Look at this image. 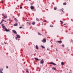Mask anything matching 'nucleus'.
Listing matches in <instances>:
<instances>
[{
	"label": "nucleus",
	"instance_id": "25",
	"mask_svg": "<svg viewBox=\"0 0 73 73\" xmlns=\"http://www.w3.org/2000/svg\"><path fill=\"white\" fill-rule=\"evenodd\" d=\"M1 70H0V73H3V72L1 71Z\"/></svg>",
	"mask_w": 73,
	"mask_h": 73
},
{
	"label": "nucleus",
	"instance_id": "24",
	"mask_svg": "<svg viewBox=\"0 0 73 73\" xmlns=\"http://www.w3.org/2000/svg\"><path fill=\"white\" fill-rule=\"evenodd\" d=\"M3 21H2V20L1 23H0V24H2V23H3Z\"/></svg>",
	"mask_w": 73,
	"mask_h": 73
},
{
	"label": "nucleus",
	"instance_id": "4",
	"mask_svg": "<svg viewBox=\"0 0 73 73\" xmlns=\"http://www.w3.org/2000/svg\"><path fill=\"white\" fill-rule=\"evenodd\" d=\"M5 29L6 32H9V30L7 29L6 28H5Z\"/></svg>",
	"mask_w": 73,
	"mask_h": 73
},
{
	"label": "nucleus",
	"instance_id": "13",
	"mask_svg": "<svg viewBox=\"0 0 73 73\" xmlns=\"http://www.w3.org/2000/svg\"><path fill=\"white\" fill-rule=\"evenodd\" d=\"M52 69H53V70H56V68H55V67H53L52 68Z\"/></svg>",
	"mask_w": 73,
	"mask_h": 73
},
{
	"label": "nucleus",
	"instance_id": "47",
	"mask_svg": "<svg viewBox=\"0 0 73 73\" xmlns=\"http://www.w3.org/2000/svg\"><path fill=\"white\" fill-rule=\"evenodd\" d=\"M15 20H16V18H15Z\"/></svg>",
	"mask_w": 73,
	"mask_h": 73
},
{
	"label": "nucleus",
	"instance_id": "2",
	"mask_svg": "<svg viewBox=\"0 0 73 73\" xmlns=\"http://www.w3.org/2000/svg\"><path fill=\"white\" fill-rule=\"evenodd\" d=\"M46 39L44 38L42 40V42H43V43H45V42H46Z\"/></svg>",
	"mask_w": 73,
	"mask_h": 73
},
{
	"label": "nucleus",
	"instance_id": "36",
	"mask_svg": "<svg viewBox=\"0 0 73 73\" xmlns=\"http://www.w3.org/2000/svg\"><path fill=\"white\" fill-rule=\"evenodd\" d=\"M20 9H22V7H20Z\"/></svg>",
	"mask_w": 73,
	"mask_h": 73
},
{
	"label": "nucleus",
	"instance_id": "42",
	"mask_svg": "<svg viewBox=\"0 0 73 73\" xmlns=\"http://www.w3.org/2000/svg\"><path fill=\"white\" fill-rule=\"evenodd\" d=\"M8 66H7L6 67V68H7H7H8Z\"/></svg>",
	"mask_w": 73,
	"mask_h": 73
},
{
	"label": "nucleus",
	"instance_id": "39",
	"mask_svg": "<svg viewBox=\"0 0 73 73\" xmlns=\"http://www.w3.org/2000/svg\"><path fill=\"white\" fill-rule=\"evenodd\" d=\"M71 41H72V42H73V40H72V39H71Z\"/></svg>",
	"mask_w": 73,
	"mask_h": 73
},
{
	"label": "nucleus",
	"instance_id": "12",
	"mask_svg": "<svg viewBox=\"0 0 73 73\" xmlns=\"http://www.w3.org/2000/svg\"><path fill=\"white\" fill-rule=\"evenodd\" d=\"M35 60H36L38 61H39V60H40V59H38L37 58H35Z\"/></svg>",
	"mask_w": 73,
	"mask_h": 73
},
{
	"label": "nucleus",
	"instance_id": "1",
	"mask_svg": "<svg viewBox=\"0 0 73 73\" xmlns=\"http://www.w3.org/2000/svg\"><path fill=\"white\" fill-rule=\"evenodd\" d=\"M30 8L31 9H34V11H36V9H35V7H33V6H31L30 7Z\"/></svg>",
	"mask_w": 73,
	"mask_h": 73
},
{
	"label": "nucleus",
	"instance_id": "21",
	"mask_svg": "<svg viewBox=\"0 0 73 73\" xmlns=\"http://www.w3.org/2000/svg\"><path fill=\"white\" fill-rule=\"evenodd\" d=\"M54 10H56L57 9V7H54Z\"/></svg>",
	"mask_w": 73,
	"mask_h": 73
},
{
	"label": "nucleus",
	"instance_id": "19",
	"mask_svg": "<svg viewBox=\"0 0 73 73\" xmlns=\"http://www.w3.org/2000/svg\"><path fill=\"white\" fill-rule=\"evenodd\" d=\"M36 20H37V21H39L40 20H39V19L37 18H36Z\"/></svg>",
	"mask_w": 73,
	"mask_h": 73
},
{
	"label": "nucleus",
	"instance_id": "49",
	"mask_svg": "<svg viewBox=\"0 0 73 73\" xmlns=\"http://www.w3.org/2000/svg\"><path fill=\"white\" fill-rule=\"evenodd\" d=\"M67 50H68V51H69V49H68Z\"/></svg>",
	"mask_w": 73,
	"mask_h": 73
},
{
	"label": "nucleus",
	"instance_id": "43",
	"mask_svg": "<svg viewBox=\"0 0 73 73\" xmlns=\"http://www.w3.org/2000/svg\"><path fill=\"white\" fill-rule=\"evenodd\" d=\"M60 24H61V25H62V23H61Z\"/></svg>",
	"mask_w": 73,
	"mask_h": 73
},
{
	"label": "nucleus",
	"instance_id": "20",
	"mask_svg": "<svg viewBox=\"0 0 73 73\" xmlns=\"http://www.w3.org/2000/svg\"><path fill=\"white\" fill-rule=\"evenodd\" d=\"M41 47L43 48V49H45V47L44 46H41Z\"/></svg>",
	"mask_w": 73,
	"mask_h": 73
},
{
	"label": "nucleus",
	"instance_id": "31",
	"mask_svg": "<svg viewBox=\"0 0 73 73\" xmlns=\"http://www.w3.org/2000/svg\"><path fill=\"white\" fill-rule=\"evenodd\" d=\"M46 20H44V21H43V22H46Z\"/></svg>",
	"mask_w": 73,
	"mask_h": 73
},
{
	"label": "nucleus",
	"instance_id": "11",
	"mask_svg": "<svg viewBox=\"0 0 73 73\" xmlns=\"http://www.w3.org/2000/svg\"><path fill=\"white\" fill-rule=\"evenodd\" d=\"M36 49H38V46L37 45H36Z\"/></svg>",
	"mask_w": 73,
	"mask_h": 73
},
{
	"label": "nucleus",
	"instance_id": "48",
	"mask_svg": "<svg viewBox=\"0 0 73 73\" xmlns=\"http://www.w3.org/2000/svg\"><path fill=\"white\" fill-rule=\"evenodd\" d=\"M39 72H40V70H39Z\"/></svg>",
	"mask_w": 73,
	"mask_h": 73
},
{
	"label": "nucleus",
	"instance_id": "50",
	"mask_svg": "<svg viewBox=\"0 0 73 73\" xmlns=\"http://www.w3.org/2000/svg\"><path fill=\"white\" fill-rule=\"evenodd\" d=\"M32 4H33L32 3H31V5H32Z\"/></svg>",
	"mask_w": 73,
	"mask_h": 73
},
{
	"label": "nucleus",
	"instance_id": "22",
	"mask_svg": "<svg viewBox=\"0 0 73 73\" xmlns=\"http://www.w3.org/2000/svg\"><path fill=\"white\" fill-rule=\"evenodd\" d=\"M38 35H40V36H41V34H40V33H38Z\"/></svg>",
	"mask_w": 73,
	"mask_h": 73
},
{
	"label": "nucleus",
	"instance_id": "14",
	"mask_svg": "<svg viewBox=\"0 0 73 73\" xmlns=\"http://www.w3.org/2000/svg\"><path fill=\"white\" fill-rule=\"evenodd\" d=\"M61 64L62 65H64V64L63 62H62L61 63Z\"/></svg>",
	"mask_w": 73,
	"mask_h": 73
},
{
	"label": "nucleus",
	"instance_id": "10",
	"mask_svg": "<svg viewBox=\"0 0 73 73\" xmlns=\"http://www.w3.org/2000/svg\"><path fill=\"white\" fill-rule=\"evenodd\" d=\"M18 24L17 23H16L14 25V26H17Z\"/></svg>",
	"mask_w": 73,
	"mask_h": 73
},
{
	"label": "nucleus",
	"instance_id": "29",
	"mask_svg": "<svg viewBox=\"0 0 73 73\" xmlns=\"http://www.w3.org/2000/svg\"><path fill=\"white\" fill-rule=\"evenodd\" d=\"M23 27H19V28H20V29H21V28H22Z\"/></svg>",
	"mask_w": 73,
	"mask_h": 73
},
{
	"label": "nucleus",
	"instance_id": "16",
	"mask_svg": "<svg viewBox=\"0 0 73 73\" xmlns=\"http://www.w3.org/2000/svg\"><path fill=\"white\" fill-rule=\"evenodd\" d=\"M63 5H66V3L65 2L63 3Z\"/></svg>",
	"mask_w": 73,
	"mask_h": 73
},
{
	"label": "nucleus",
	"instance_id": "33",
	"mask_svg": "<svg viewBox=\"0 0 73 73\" xmlns=\"http://www.w3.org/2000/svg\"><path fill=\"white\" fill-rule=\"evenodd\" d=\"M62 46H63V47H64V45L62 44Z\"/></svg>",
	"mask_w": 73,
	"mask_h": 73
},
{
	"label": "nucleus",
	"instance_id": "41",
	"mask_svg": "<svg viewBox=\"0 0 73 73\" xmlns=\"http://www.w3.org/2000/svg\"><path fill=\"white\" fill-rule=\"evenodd\" d=\"M44 24V23H42V25H43Z\"/></svg>",
	"mask_w": 73,
	"mask_h": 73
},
{
	"label": "nucleus",
	"instance_id": "30",
	"mask_svg": "<svg viewBox=\"0 0 73 73\" xmlns=\"http://www.w3.org/2000/svg\"><path fill=\"white\" fill-rule=\"evenodd\" d=\"M1 3H4V1L3 0H2Z\"/></svg>",
	"mask_w": 73,
	"mask_h": 73
},
{
	"label": "nucleus",
	"instance_id": "51",
	"mask_svg": "<svg viewBox=\"0 0 73 73\" xmlns=\"http://www.w3.org/2000/svg\"><path fill=\"white\" fill-rule=\"evenodd\" d=\"M2 70V71H3V70Z\"/></svg>",
	"mask_w": 73,
	"mask_h": 73
},
{
	"label": "nucleus",
	"instance_id": "3",
	"mask_svg": "<svg viewBox=\"0 0 73 73\" xmlns=\"http://www.w3.org/2000/svg\"><path fill=\"white\" fill-rule=\"evenodd\" d=\"M44 61L43 59H42V60L40 61V64H44Z\"/></svg>",
	"mask_w": 73,
	"mask_h": 73
},
{
	"label": "nucleus",
	"instance_id": "15",
	"mask_svg": "<svg viewBox=\"0 0 73 73\" xmlns=\"http://www.w3.org/2000/svg\"><path fill=\"white\" fill-rule=\"evenodd\" d=\"M26 72L27 73H29V71H28V70L27 69L26 70Z\"/></svg>",
	"mask_w": 73,
	"mask_h": 73
},
{
	"label": "nucleus",
	"instance_id": "38",
	"mask_svg": "<svg viewBox=\"0 0 73 73\" xmlns=\"http://www.w3.org/2000/svg\"><path fill=\"white\" fill-rule=\"evenodd\" d=\"M18 38H17V37L16 38V40H17Z\"/></svg>",
	"mask_w": 73,
	"mask_h": 73
},
{
	"label": "nucleus",
	"instance_id": "35",
	"mask_svg": "<svg viewBox=\"0 0 73 73\" xmlns=\"http://www.w3.org/2000/svg\"><path fill=\"white\" fill-rule=\"evenodd\" d=\"M56 51H58V50L57 48H56Z\"/></svg>",
	"mask_w": 73,
	"mask_h": 73
},
{
	"label": "nucleus",
	"instance_id": "7",
	"mask_svg": "<svg viewBox=\"0 0 73 73\" xmlns=\"http://www.w3.org/2000/svg\"><path fill=\"white\" fill-rule=\"evenodd\" d=\"M13 32L15 33V34H17V32H16V31H15V30H13L12 31Z\"/></svg>",
	"mask_w": 73,
	"mask_h": 73
},
{
	"label": "nucleus",
	"instance_id": "53",
	"mask_svg": "<svg viewBox=\"0 0 73 73\" xmlns=\"http://www.w3.org/2000/svg\"><path fill=\"white\" fill-rule=\"evenodd\" d=\"M27 1H28V0H26Z\"/></svg>",
	"mask_w": 73,
	"mask_h": 73
},
{
	"label": "nucleus",
	"instance_id": "26",
	"mask_svg": "<svg viewBox=\"0 0 73 73\" xmlns=\"http://www.w3.org/2000/svg\"><path fill=\"white\" fill-rule=\"evenodd\" d=\"M50 27H53V25H50Z\"/></svg>",
	"mask_w": 73,
	"mask_h": 73
},
{
	"label": "nucleus",
	"instance_id": "6",
	"mask_svg": "<svg viewBox=\"0 0 73 73\" xmlns=\"http://www.w3.org/2000/svg\"><path fill=\"white\" fill-rule=\"evenodd\" d=\"M49 64H53V65H56V64L53 62H50Z\"/></svg>",
	"mask_w": 73,
	"mask_h": 73
},
{
	"label": "nucleus",
	"instance_id": "9",
	"mask_svg": "<svg viewBox=\"0 0 73 73\" xmlns=\"http://www.w3.org/2000/svg\"><path fill=\"white\" fill-rule=\"evenodd\" d=\"M58 42V43H59L60 44H61V43H62V41L61 40H59V41H57Z\"/></svg>",
	"mask_w": 73,
	"mask_h": 73
},
{
	"label": "nucleus",
	"instance_id": "28",
	"mask_svg": "<svg viewBox=\"0 0 73 73\" xmlns=\"http://www.w3.org/2000/svg\"><path fill=\"white\" fill-rule=\"evenodd\" d=\"M60 23H63V22H62V21H60Z\"/></svg>",
	"mask_w": 73,
	"mask_h": 73
},
{
	"label": "nucleus",
	"instance_id": "32",
	"mask_svg": "<svg viewBox=\"0 0 73 73\" xmlns=\"http://www.w3.org/2000/svg\"><path fill=\"white\" fill-rule=\"evenodd\" d=\"M2 27H3V26H4V24H2Z\"/></svg>",
	"mask_w": 73,
	"mask_h": 73
},
{
	"label": "nucleus",
	"instance_id": "8",
	"mask_svg": "<svg viewBox=\"0 0 73 73\" xmlns=\"http://www.w3.org/2000/svg\"><path fill=\"white\" fill-rule=\"evenodd\" d=\"M16 36L18 38H20V36L18 35H17Z\"/></svg>",
	"mask_w": 73,
	"mask_h": 73
},
{
	"label": "nucleus",
	"instance_id": "44",
	"mask_svg": "<svg viewBox=\"0 0 73 73\" xmlns=\"http://www.w3.org/2000/svg\"><path fill=\"white\" fill-rule=\"evenodd\" d=\"M8 20H9V21H11V20H10V19H9Z\"/></svg>",
	"mask_w": 73,
	"mask_h": 73
},
{
	"label": "nucleus",
	"instance_id": "18",
	"mask_svg": "<svg viewBox=\"0 0 73 73\" xmlns=\"http://www.w3.org/2000/svg\"><path fill=\"white\" fill-rule=\"evenodd\" d=\"M32 24L33 25H35V22H33L32 23Z\"/></svg>",
	"mask_w": 73,
	"mask_h": 73
},
{
	"label": "nucleus",
	"instance_id": "27",
	"mask_svg": "<svg viewBox=\"0 0 73 73\" xmlns=\"http://www.w3.org/2000/svg\"><path fill=\"white\" fill-rule=\"evenodd\" d=\"M2 27H3V28H5V26H2Z\"/></svg>",
	"mask_w": 73,
	"mask_h": 73
},
{
	"label": "nucleus",
	"instance_id": "46",
	"mask_svg": "<svg viewBox=\"0 0 73 73\" xmlns=\"http://www.w3.org/2000/svg\"><path fill=\"white\" fill-rule=\"evenodd\" d=\"M4 21H5V22H6V21L4 20Z\"/></svg>",
	"mask_w": 73,
	"mask_h": 73
},
{
	"label": "nucleus",
	"instance_id": "54",
	"mask_svg": "<svg viewBox=\"0 0 73 73\" xmlns=\"http://www.w3.org/2000/svg\"><path fill=\"white\" fill-rule=\"evenodd\" d=\"M64 25H65V24H64Z\"/></svg>",
	"mask_w": 73,
	"mask_h": 73
},
{
	"label": "nucleus",
	"instance_id": "5",
	"mask_svg": "<svg viewBox=\"0 0 73 73\" xmlns=\"http://www.w3.org/2000/svg\"><path fill=\"white\" fill-rule=\"evenodd\" d=\"M2 15L4 17H5V19H7V16L6 15L5 16L4 15V14H2Z\"/></svg>",
	"mask_w": 73,
	"mask_h": 73
},
{
	"label": "nucleus",
	"instance_id": "52",
	"mask_svg": "<svg viewBox=\"0 0 73 73\" xmlns=\"http://www.w3.org/2000/svg\"><path fill=\"white\" fill-rule=\"evenodd\" d=\"M23 29H24V28H23Z\"/></svg>",
	"mask_w": 73,
	"mask_h": 73
},
{
	"label": "nucleus",
	"instance_id": "40",
	"mask_svg": "<svg viewBox=\"0 0 73 73\" xmlns=\"http://www.w3.org/2000/svg\"><path fill=\"white\" fill-rule=\"evenodd\" d=\"M26 21H29V20H27Z\"/></svg>",
	"mask_w": 73,
	"mask_h": 73
},
{
	"label": "nucleus",
	"instance_id": "45",
	"mask_svg": "<svg viewBox=\"0 0 73 73\" xmlns=\"http://www.w3.org/2000/svg\"><path fill=\"white\" fill-rule=\"evenodd\" d=\"M5 44H7V42L5 43Z\"/></svg>",
	"mask_w": 73,
	"mask_h": 73
},
{
	"label": "nucleus",
	"instance_id": "34",
	"mask_svg": "<svg viewBox=\"0 0 73 73\" xmlns=\"http://www.w3.org/2000/svg\"><path fill=\"white\" fill-rule=\"evenodd\" d=\"M2 21H4V19H2Z\"/></svg>",
	"mask_w": 73,
	"mask_h": 73
},
{
	"label": "nucleus",
	"instance_id": "17",
	"mask_svg": "<svg viewBox=\"0 0 73 73\" xmlns=\"http://www.w3.org/2000/svg\"><path fill=\"white\" fill-rule=\"evenodd\" d=\"M63 8H62V9L60 10L62 12H63L64 13V11H63Z\"/></svg>",
	"mask_w": 73,
	"mask_h": 73
},
{
	"label": "nucleus",
	"instance_id": "23",
	"mask_svg": "<svg viewBox=\"0 0 73 73\" xmlns=\"http://www.w3.org/2000/svg\"><path fill=\"white\" fill-rule=\"evenodd\" d=\"M47 50H50L49 48H47Z\"/></svg>",
	"mask_w": 73,
	"mask_h": 73
},
{
	"label": "nucleus",
	"instance_id": "37",
	"mask_svg": "<svg viewBox=\"0 0 73 73\" xmlns=\"http://www.w3.org/2000/svg\"><path fill=\"white\" fill-rule=\"evenodd\" d=\"M22 25L23 27H24V25Z\"/></svg>",
	"mask_w": 73,
	"mask_h": 73
}]
</instances>
